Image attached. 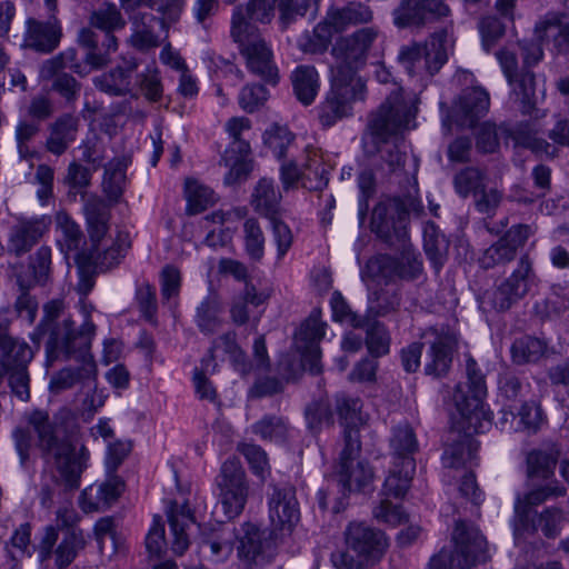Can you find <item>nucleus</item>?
<instances>
[{
    "label": "nucleus",
    "instance_id": "4d7b16f0",
    "mask_svg": "<svg viewBox=\"0 0 569 569\" xmlns=\"http://www.w3.org/2000/svg\"><path fill=\"white\" fill-rule=\"evenodd\" d=\"M76 61V51L68 50L63 53H60L51 59L46 60L40 67L39 77L44 81H53L58 78V76L63 74V70L66 68L72 69L73 71L80 73L79 64L74 63Z\"/></svg>",
    "mask_w": 569,
    "mask_h": 569
},
{
    "label": "nucleus",
    "instance_id": "6e6d98bb",
    "mask_svg": "<svg viewBox=\"0 0 569 569\" xmlns=\"http://www.w3.org/2000/svg\"><path fill=\"white\" fill-rule=\"evenodd\" d=\"M307 428L312 433H318L323 426L333 425V415L327 399H318L307 405L305 409Z\"/></svg>",
    "mask_w": 569,
    "mask_h": 569
},
{
    "label": "nucleus",
    "instance_id": "72a5a7b5",
    "mask_svg": "<svg viewBox=\"0 0 569 569\" xmlns=\"http://www.w3.org/2000/svg\"><path fill=\"white\" fill-rule=\"evenodd\" d=\"M167 515L173 536L171 549L174 555L181 556L190 545L187 529L194 522L193 516L188 506L178 507L177 502L171 503Z\"/></svg>",
    "mask_w": 569,
    "mask_h": 569
},
{
    "label": "nucleus",
    "instance_id": "603ef678",
    "mask_svg": "<svg viewBox=\"0 0 569 569\" xmlns=\"http://www.w3.org/2000/svg\"><path fill=\"white\" fill-rule=\"evenodd\" d=\"M86 541L80 529L67 530L64 537L56 549V565L62 569L68 567L78 552L84 548Z\"/></svg>",
    "mask_w": 569,
    "mask_h": 569
},
{
    "label": "nucleus",
    "instance_id": "a18cd8bd",
    "mask_svg": "<svg viewBox=\"0 0 569 569\" xmlns=\"http://www.w3.org/2000/svg\"><path fill=\"white\" fill-rule=\"evenodd\" d=\"M329 182L328 169L316 152L308 154L301 169V186L310 191H321Z\"/></svg>",
    "mask_w": 569,
    "mask_h": 569
},
{
    "label": "nucleus",
    "instance_id": "0eeeda50",
    "mask_svg": "<svg viewBox=\"0 0 569 569\" xmlns=\"http://www.w3.org/2000/svg\"><path fill=\"white\" fill-rule=\"evenodd\" d=\"M421 339L428 347L425 375L436 379L445 378L450 371L453 353L458 348L457 332L448 325H436L425 329Z\"/></svg>",
    "mask_w": 569,
    "mask_h": 569
},
{
    "label": "nucleus",
    "instance_id": "774afa93",
    "mask_svg": "<svg viewBox=\"0 0 569 569\" xmlns=\"http://www.w3.org/2000/svg\"><path fill=\"white\" fill-rule=\"evenodd\" d=\"M203 546L208 547L211 555L218 561L226 560L232 552V530L221 527L219 530H213L211 535L203 539Z\"/></svg>",
    "mask_w": 569,
    "mask_h": 569
},
{
    "label": "nucleus",
    "instance_id": "58836bf2",
    "mask_svg": "<svg viewBox=\"0 0 569 569\" xmlns=\"http://www.w3.org/2000/svg\"><path fill=\"white\" fill-rule=\"evenodd\" d=\"M510 352L515 365L538 363L547 357L548 345L537 337L522 336L513 341Z\"/></svg>",
    "mask_w": 569,
    "mask_h": 569
},
{
    "label": "nucleus",
    "instance_id": "20e7f679",
    "mask_svg": "<svg viewBox=\"0 0 569 569\" xmlns=\"http://www.w3.org/2000/svg\"><path fill=\"white\" fill-rule=\"evenodd\" d=\"M230 34L238 44L247 68L264 81L276 84L278 69L273 62L272 51L258 28L246 18L241 7L233 11Z\"/></svg>",
    "mask_w": 569,
    "mask_h": 569
},
{
    "label": "nucleus",
    "instance_id": "c9c22d12",
    "mask_svg": "<svg viewBox=\"0 0 569 569\" xmlns=\"http://www.w3.org/2000/svg\"><path fill=\"white\" fill-rule=\"evenodd\" d=\"M502 132L515 142V147H523L536 154H546L550 158L558 154V149L545 139L538 138L528 122L519 123L515 128H503Z\"/></svg>",
    "mask_w": 569,
    "mask_h": 569
},
{
    "label": "nucleus",
    "instance_id": "052dcab7",
    "mask_svg": "<svg viewBox=\"0 0 569 569\" xmlns=\"http://www.w3.org/2000/svg\"><path fill=\"white\" fill-rule=\"evenodd\" d=\"M186 196L188 200V211L191 214L204 211L208 206L214 202L213 191L192 179L186 180Z\"/></svg>",
    "mask_w": 569,
    "mask_h": 569
},
{
    "label": "nucleus",
    "instance_id": "bf43d9fd",
    "mask_svg": "<svg viewBox=\"0 0 569 569\" xmlns=\"http://www.w3.org/2000/svg\"><path fill=\"white\" fill-rule=\"evenodd\" d=\"M244 249L250 259L260 261L264 254V234L254 218H249L243 223Z\"/></svg>",
    "mask_w": 569,
    "mask_h": 569
},
{
    "label": "nucleus",
    "instance_id": "f8f14e48",
    "mask_svg": "<svg viewBox=\"0 0 569 569\" xmlns=\"http://www.w3.org/2000/svg\"><path fill=\"white\" fill-rule=\"evenodd\" d=\"M219 499L226 516L232 519L239 516L247 502L248 482L241 462L228 459L223 462L218 478Z\"/></svg>",
    "mask_w": 569,
    "mask_h": 569
},
{
    "label": "nucleus",
    "instance_id": "7ed1b4c3",
    "mask_svg": "<svg viewBox=\"0 0 569 569\" xmlns=\"http://www.w3.org/2000/svg\"><path fill=\"white\" fill-rule=\"evenodd\" d=\"M30 421L38 435V448L42 458L56 467L59 480L66 489L77 490L87 468V448L81 446L77 449L68 437L60 436L49 417L42 412H34Z\"/></svg>",
    "mask_w": 569,
    "mask_h": 569
},
{
    "label": "nucleus",
    "instance_id": "de8ad7c7",
    "mask_svg": "<svg viewBox=\"0 0 569 569\" xmlns=\"http://www.w3.org/2000/svg\"><path fill=\"white\" fill-rule=\"evenodd\" d=\"M423 248L433 267L441 268L448 253L449 241L435 223H428L425 227Z\"/></svg>",
    "mask_w": 569,
    "mask_h": 569
},
{
    "label": "nucleus",
    "instance_id": "dca6fc26",
    "mask_svg": "<svg viewBox=\"0 0 569 569\" xmlns=\"http://www.w3.org/2000/svg\"><path fill=\"white\" fill-rule=\"evenodd\" d=\"M325 328L326 323L321 321L320 310L315 309L295 336V346L300 353L301 366L312 375L321 371L319 343L325 336Z\"/></svg>",
    "mask_w": 569,
    "mask_h": 569
},
{
    "label": "nucleus",
    "instance_id": "b1692460",
    "mask_svg": "<svg viewBox=\"0 0 569 569\" xmlns=\"http://www.w3.org/2000/svg\"><path fill=\"white\" fill-rule=\"evenodd\" d=\"M49 13L47 21L34 18L27 20L23 47L42 53H50L58 47L62 34L61 27L54 12Z\"/></svg>",
    "mask_w": 569,
    "mask_h": 569
},
{
    "label": "nucleus",
    "instance_id": "c85d7f7f",
    "mask_svg": "<svg viewBox=\"0 0 569 569\" xmlns=\"http://www.w3.org/2000/svg\"><path fill=\"white\" fill-rule=\"evenodd\" d=\"M539 40H552L559 53H569V17L563 12H549L536 26Z\"/></svg>",
    "mask_w": 569,
    "mask_h": 569
},
{
    "label": "nucleus",
    "instance_id": "e2e57ef3",
    "mask_svg": "<svg viewBox=\"0 0 569 569\" xmlns=\"http://www.w3.org/2000/svg\"><path fill=\"white\" fill-rule=\"evenodd\" d=\"M124 180L126 172L121 162H110L106 167L102 188L110 201L117 202L120 199L123 192Z\"/></svg>",
    "mask_w": 569,
    "mask_h": 569
},
{
    "label": "nucleus",
    "instance_id": "1a4fd4ad",
    "mask_svg": "<svg viewBox=\"0 0 569 569\" xmlns=\"http://www.w3.org/2000/svg\"><path fill=\"white\" fill-rule=\"evenodd\" d=\"M447 31L441 30L431 34L425 44L412 43L402 47L398 56L399 62L403 64L410 73L425 70L433 76L447 62Z\"/></svg>",
    "mask_w": 569,
    "mask_h": 569
},
{
    "label": "nucleus",
    "instance_id": "13d9d810",
    "mask_svg": "<svg viewBox=\"0 0 569 569\" xmlns=\"http://www.w3.org/2000/svg\"><path fill=\"white\" fill-rule=\"evenodd\" d=\"M56 221L61 231V238L58 240L61 250L66 254L77 250L82 239L79 226L66 212L57 213Z\"/></svg>",
    "mask_w": 569,
    "mask_h": 569
},
{
    "label": "nucleus",
    "instance_id": "393cba45",
    "mask_svg": "<svg viewBox=\"0 0 569 569\" xmlns=\"http://www.w3.org/2000/svg\"><path fill=\"white\" fill-rule=\"evenodd\" d=\"M78 43L86 50L84 62L92 69H101L110 62V54L118 50V38L114 34L103 36L99 40V34L91 28L84 27L78 33Z\"/></svg>",
    "mask_w": 569,
    "mask_h": 569
},
{
    "label": "nucleus",
    "instance_id": "412c9836",
    "mask_svg": "<svg viewBox=\"0 0 569 569\" xmlns=\"http://www.w3.org/2000/svg\"><path fill=\"white\" fill-rule=\"evenodd\" d=\"M345 541L347 547L359 557L373 561L382 557L388 546L381 530L358 521L348 525L345 530Z\"/></svg>",
    "mask_w": 569,
    "mask_h": 569
},
{
    "label": "nucleus",
    "instance_id": "37998d69",
    "mask_svg": "<svg viewBox=\"0 0 569 569\" xmlns=\"http://www.w3.org/2000/svg\"><path fill=\"white\" fill-rule=\"evenodd\" d=\"M89 24L109 36L122 30L127 22L114 3L104 1L90 12Z\"/></svg>",
    "mask_w": 569,
    "mask_h": 569
},
{
    "label": "nucleus",
    "instance_id": "6ab92c4d",
    "mask_svg": "<svg viewBox=\"0 0 569 569\" xmlns=\"http://www.w3.org/2000/svg\"><path fill=\"white\" fill-rule=\"evenodd\" d=\"M362 401L341 393L336 397V411L340 423L345 427L342 459L353 455H360L361 441L358 427L365 422L361 413Z\"/></svg>",
    "mask_w": 569,
    "mask_h": 569
},
{
    "label": "nucleus",
    "instance_id": "a19ab883",
    "mask_svg": "<svg viewBox=\"0 0 569 569\" xmlns=\"http://www.w3.org/2000/svg\"><path fill=\"white\" fill-rule=\"evenodd\" d=\"M293 92L305 106L311 104L319 90V74L313 66H299L291 74Z\"/></svg>",
    "mask_w": 569,
    "mask_h": 569
},
{
    "label": "nucleus",
    "instance_id": "9d476101",
    "mask_svg": "<svg viewBox=\"0 0 569 569\" xmlns=\"http://www.w3.org/2000/svg\"><path fill=\"white\" fill-rule=\"evenodd\" d=\"M408 208L400 198L376 204L371 216V230L385 242L396 246L408 240Z\"/></svg>",
    "mask_w": 569,
    "mask_h": 569
},
{
    "label": "nucleus",
    "instance_id": "cd10ccee",
    "mask_svg": "<svg viewBox=\"0 0 569 569\" xmlns=\"http://www.w3.org/2000/svg\"><path fill=\"white\" fill-rule=\"evenodd\" d=\"M359 455L342 459V451L339 456L338 476L343 490L361 491L365 490L373 480V471L365 461H358L353 467V461Z\"/></svg>",
    "mask_w": 569,
    "mask_h": 569
},
{
    "label": "nucleus",
    "instance_id": "4468645a",
    "mask_svg": "<svg viewBox=\"0 0 569 569\" xmlns=\"http://www.w3.org/2000/svg\"><path fill=\"white\" fill-rule=\"evenodd\" d=\"M457 569H471L489 559L488 542L471 522L458 520L452 531Z\"/></svg>",
    "mask_w": 569,
    "mask_h": 569
},
{
    "label": "nucleus",
    "instance_id": "0e129e2a",
    "mask_svg": "<svg viewBox=\"0 0 569 569\" xmlns=\"http://www.w3.org/2000/svg\"><path fill=\"white\" fill-rule=\"evenodd\" d=\"M136 84L148 101L158 102L161 100L163 87L159 71L156 68H147L146 71L138 73Z\"/></svg>",
    "mask_w": 569,
    "mask_h": 569
},
{
    "label": "nucleus",
    "instance_id": "c03bdc74",
    "mask_svg": "<svg viewBox=\"0 0 569 569\" xmlns=\"http://www.w3.org/2000/svg\"><path fill=\"white\" fill-rule=\"evenodd\" d=\"M368 302L369 305L365 317H369V320H373L396 311L400 306V296L396 288H380L369 295Z\"/></svg>",
    "mask_w": 569,
    "mask_h": 569
},
{
    "label": "nucleus",
    "instance_id": "3c124183",
    "mask_svg": "<svg viewBox=\"0 0 569 569\" xmlns=\"http://www.w3.org/2000/svg\"><path fill=\"white\" fill-rule=\"evenodd\" d=\"M366 319V345L373 357H381L389 352L390 336L385 325L377 319Z\"/></svg>",
    "mask_w": 569,
    "mask_h": 569
},
{
    "label": "nucleus",
    "instance_id": "f704fd0d",
    "mask_svg": "<svg viewBox=\"0 0 569 569\" xmlns=\"http://www.w3.org/2000/svg\"><path fill=\"white\" fill-rule=\"evenodd\" d=\"M335 33L338 32L329 21L328 13H326L323 20L318 22L311 31L306 30L298 37L297 47L307 54L325 53Z\"/></svg>",
    "mask_w": 569,
    "mask_h": 569
},
{
    "label": "nucleus",
    "instance_id": "2f4dec72",
    "mask_svg": "<svg viewBox=\"0 0 569 569\" xmlns=\"http://www.w3.org/2000/svg\"><path fill=\"white\" fill-rule=\"evenodd\" d=\"M83 210L90 240L98 249L100 241L104 238L109 230V206L101 198L92 196L87 199Z\"/></svg>",
    "mask_w": 569,
    "mask_h": 569
},
{
    "label": "nucleus",
    "instance_id": "ea45409f",
    "mask_svg": "<svg viewBox=\"0 0 569 569\" xmlns=\"http://www.w3.org/2000/svg\"><path fill=\"white\" fill-rule=\"evenodd\" d=\"M416 471V462L407 461L406 465L392 462V467L385 480L381 490L382 497L403 498L408 492Z\"/></svg>",
    "mask_w": 569,
    "mask_h": 569
},
{
    "label": "nucleus",
    "instance_id": "2eb2a0df",
    "mask_svg": "<svg viewBox=\"0 0 569 569\" xmlns=\"http://www.w3.org/2000/svg\"><path fill=\"white\" fill-rule=\"evenodd\" d=\"M451 16L449 6L442 0H400L393 9V23L400 28H422Z\"/></svg>",
    "mask_w": 569,
    "mask_h": 569
},
{
    "label": "nucleus",
    "instance_id": "bb28decb",
    "mask_svg": "<svg viewBox=\"0 0 569 569\" xmlns=\"http://www.w3.org/2000/svg\"><path fill=\"white\" fill-rule=\"evenodd\" d=\"M50 219L42 217L34 220H20L12 227L9 251L17 256L28 252L48 230Z\"/></svg>",
    "mask_w": 569,
    "mask_h": 569
},
{
    "label": "nucleus",
    "instance_id": "09e8293b",
    "mask_svg": "<svg viewBox=\"0 0 569 569\" xmlns=\"http://www.w3.org/2000/svg\"><path fill=\"white\" fill-rule=\"evenodd\" d=\"M221 305L214 295L207 296L197 308L196 323L204 335H213L221 327Z\"/></svg>",
    "mask_w": 569,
    "mask_h": 569
},
{
    "label": "nucleus",
    "instance_id": "79ce46f5",
    "mask_svg": "<svg viewBox=\"0 0 569 569\" xmlns=\"http://www.w3.org/2000/svg\"><path fill=\"white\" fill-rule=\"evenodd\" d=\"M133 33L129 42L139 51H148L160 46L159 37L153 32V24H159V19L151 13H139L134 16Z\"/></svg>",
    "mask_w": 569,
    "mask_h": 569
},
{
    "label": "nucleus",
    "instance_id": "4be33fe9",
    "mask_svg": "<svg viewBox=\"0 0 569 569\" xmlns=\"http://www.w3.org/2000/svg\"><path fill=\"white\" fill-rule=\"evenodd\" d=\"M139 62L134 57L122 58L121 63L93 79L94 87L112 97L130 94L137 98L133 91V74L137 72Z\"/></svg>",
    "mask_w": 569,
    "mask_h": 569
},
{
    "label": "nucleus",
    "instance_id": "e433bc0d",
    "mask_svg": "<svg viewBox=\"0 0 569 569\" xmlns=\"http://www.w3.org/2000/svg\"><path fill=\"white\" fill-rule=\"evenodd\" d=\"M560 451L555 443L531 450L527 455V476L547 480L553 475Z\"/></svg>",
    "mask_w": 569,
    "mask_h": 569
},
{
    "label": "nucleus",
    "instance_id": "864d4df0",
    "mask_svg": "<svg viewBox=\"0 0 569 569\" xmlns=\"http://www.w3.org/2000/svg\"><path fill=\"white\" fill-rule=\"evenodd\" d=\"M252 432L262 440L284 442L289 436V426L281 417L264 416L252 426Z\"/></svg>",
    "mask_w": 569,
    "mask_h": 569
},
{
    "label": "nucleus",
    "instance_id": "680f3d73",
    "mask_svg": "<svg viewBox=\"0 0 569 569\" xmlns=\"http://www.w3.org/2000/svg\"><path fill=\"white\" fill-rule=\"evenodd\" d=\"M130 246L131 243L129 234L119 232L116 241L109 248L98 253L97 267L104 271L119 264L120 260L124 257Z\"/></svg>",
    "mask_w": 569,
    "mask_h": 569
},
{
    "label": "nucleus",
    "instance_id": "473e14b6",
    "mask_svg": "<svg viewBox=\"0 0 569 569\" xmlns=\"http://www.w3.org/2000/svg\"><path fill=\"white\" fill-rule=\"evenodd\" d=\"M327 13L329 21L339 33L350 26L369 23L373 19L370 7L358 1H349L341 8L330 7Z\"/></svg>",
    "mask_w": 569,
    "mask_h": 569
},
{
    "label": "nucleus",
    "instance_id": "5701e85b",
    "mask_svg": "<svg viewBox=\"0 0 569 569\" xmlns=\"http://www.w3.org/2000/svg\"><path fill=\"white\" fill-rule=\"evenodd\" d=\"M242 530L243 535L240 537V545L238 547L239 558L248 567L268 562L274 553L273 541L270 535L252 523L243 525Z\"/></svg>",
    "mask_w": 569,
    "mask_h": 569
},
{
    "label": "nucleus",
    "instance_id": "9b49d317",
    "mask_svg": "<svg viewBox=\"0 0 569 569\" xmlns=\"http://www.w3.org/2000/svg\"><path fill=\"white\" fill-rule=\"evenodd\" d=\"M467 390L457 385L453 392V403L465 419L479 420L486 416L483 402L487 396L486 376L476 360L468 356L466 359Z\"/></svg>",
    "mask_w": 569,
    "mask_h": 569
},
{
    "label": "nucleus",
    "instance_id": "a211bd4d",
    "mask_svg": "<svg viewBox=\"0 0 569 569\" xmlns=\"http://www.w3.org/2000/svg\"><path fill=\"white\" fill-rule=\"evenodd\" d=\"M489 106L490 98L485 89H466L443 119V126L449 128L451 123H456L461 128H472L488 112Z\"/></svg>",
    "mask_w": 569,
    "mask_h": 569
},
{
    "label": "nucleus",
    "instance_id": "6e6552de",
    "mask_svg": "<svg viewBox=\"0 0 569 569\" xmlns=\"http://www.w3.org/2000/svg\"><path fill=\"white\" fill-rule=\"evenodd\" d=\"M280 200L281 194L276 190L273 182L267 178L260 179L252 193L251 204L254 211L270 220L279 260L287 254L293 242L290 228L278 218Z\"/></svg>",
    "mask_w": 569,
    "mask_h": 569
},
{
    "label": "nucleus",
    "instance_id": "aec40b11",
    "mask_svg": "<svg viewBox=\"0 0 569 569\" xmlns=\"http://www.w3.org/2000/svg\"><path fill=\"white\" fill-rule=\"evenodd\" d=\"M566 489L558 485H546L538 487L522 497H518L515 503V536L518 539L522 535H535L537 532L536 520L532 518L531 508L539 506L551 497H562Z\"/></svg>",
    "mask_w": 569,
    "mask_h": 569
},
{
    "label": "nucleus",
    "instance_id": "69168bd1",
    "mask_svg": "<svg viewBox=\"0 0 569 569\" xmlns=\"http://www.w3.org/2000/svg\"><path fill=\"white\" fill-rule=\"evenodd\" d=\"M238 451L247 459L251 471L261 480H264L270 475V466L266 451L253 443H241L238 446Z\"/></svg>",
    "mask_w": 569,
    "mask_h": 569
},
{
    "label": "nucleus",
    "instance_id": "5fc2aeb1",
    "mask_svg": "<svg viewBox=\"0 0 569 569\" xmlns=\"http://www.w3.org/2000/svg\"><path fill=\"white\" fill-rule=\"evenodd\" d=\"M536 520L537 530L540 529L545 537L553 539L560 535L565 523L568 521V515L559 507H548L541 512L532 516Z\"/></svg>",
    "mask_w": 569,
    "mask_h": 569
},
{
    "label": "nucleus",
    "instance_id": "49530a36",
    "mask_svg": "<svg viewBox=\"0 0 569 569\" xmlns=\"http://www.w3.org/2000/svg\"><path fill=\"white\" fill-rule=\"evenodd\" d=\"M360 276L365 282L368 279H383L387 286L395 277L400 278L399 262L397 258L388 254L372 257L361 269Z\"/></svg>",
    "mask_w": 569,
    "mask_h": 569
},
{
    "label": "nucleus",
    "instance_id": "4c0bfd02",
    "mask_svg": "<svg viewBox=\"0 0 569 569\" xmlns=\"http://www.w3.org/2000/svg\"><path fill=\"white\" fill-rule=\"evenodd\" d=\"M0 350L3 353V363L9 370L27 369L33 358V351L24 341L13 339L6 327L0 325Z\"/></svg>",
    "mask_w": 569,
    "mask_h": 569
},
{
    "label": "nucleus",
    "instance_id": "f257e3e1",
    "mask_svg": "<svg viewBox=\"0 0 569 569\" xmlns=\"http://www.w3.org/2000/svg\"><path fill=\"white\" fill-rule=\"evenodd\" d=\"M96 326L86 320L79 329L73 328V321L64 312L61 300H52L43 307V318L37 326L31 339L34 343L48 336L46 342L47 363L51 365L58 359L74 360L79 367H66L56 372L50 380L51 392L60 393L77 385L96 380L97 363L90 351Z\"/></svg>",
    "mask_w": 569,
    "mask_h": 569
},
{
    "label": "nucleus",
    "instance_id": "7c9ffc66",
    "mask_svg": "<svg viewBox=\"0 0 569 569\" xmlns=\"http://www.w3.org/2000/svg\"><path fill=\"white\" fill-rule=\"evenodd\" d=\"M79 129V119L70 113L60 116L50 124V134L46 146L48 151L56 156H61L69 148L70 143L77 138Z\"/></svg>",
    "mask_w": 569,
    "mask_h": 569
},
{
    "label": "nucleus",
    "instance_id": "338daca9",
    "mask_svg": "<svg viewBox=\"0 0 569 569\" xmlns=\"http://www.w3.org/2000/svg\"><path fill=\"white\" fill-rule=\"evenodd\" d=\"M16 278L20 289V295L16 301V310L20 318L31 323L36 319L38 309L37 301L28 293L29 289L32 287V281L24 279V276L21 273H17Z\"/></svg>",
    "mask_w": 569,
    "mask_h": 569
},
{
    "label": "nucleus",
    "instance_id": "ddd939ff",
    "mask_svg": "<svg viewBox=\"0 0 569 569\" xmlns=\"http://www.w3.org/2000/svg\"><path fill=\"white\" fill-rule=\"evenodd\" d=\"M377 37L378 29L367 27L350 36L338 38L331 49V54L336 59V64L331 70L348 69L352 78H359L357 70L365 62Z\"/></svg>",
    "mask_w": 569,
    "mask_h": 569
},
{
    "label": "nucleus",
    "instance_id": "39448f33",
    "mask_svg": "<svg viewBox=\"0 0 569 569\" xmlns=\"http://www.w3.org/2000/svg\"><path fill=\"white\" fill-rule=\"evenodd\" d=\"M366 84L361 78H352L348 69L331 70V88L319 106L318 118L329 128L351 113V103L363 100Z\"/></svg>",
    "mask_w": 569,
    "mask_h": 569
},
{
    "label": "nucleus",
    "instance_id": "8fccbe9b",
    "mask_svg": "<svg viewBox=\"0 0 569 569\" xmlns=\"http://www.w3.org/2000/svg\"><path fill=\"white\" fill-rule=\"evenodd\" d=\"M487 174L477 167H465L453 176V188L461 198L477 197L485 186Z\"/></svg>",
    "mask_w": 569,
    "mask_h": 569
},
{
    "label": "nucleus",
    "instance_id": "c756f323",
    "mask_svg": "<svg viewBox=\"0 0 569 569\" xmlns=\"http://www.w3.org/2000/svg\"><path fill=\"white\" fill-rule=\"evenodd\" d=\"M389 447L393 462H416L415 455L419 450V443L413 428L407 422L396 426L391 431Z\"/></svg>",
    "mask_w": 569,
    "mask_h": 569
},
{
    "label": "nucleus",
    "instance_id": "a878e982",
    "mask_svg": "<svg viewBox=\"0 0 569 569\" xmlns=\"http://www.w3.org/2000/svg\"><path fill=\"white\" fill-rule=\"evenodd\" d=\"M269 515L276 529L292 530L300 520V510L292 488H274L269 500Z\"/></svg>",
    "mask_w": 569,
    "mask_h": 569
},
{
    "label": "nucleus",
    "instance_id": "f3484780",
    "mask_svg": "<svg viewBox=\"0 0 569 569\" xmlns=\"http://www.w3.org/2000/svg\"><path fill=\"white\" fill-rule=\"evenodd\" d=\"M496 57L499 60L508 83L512 88V96L521 106L522 113L530 114L536 103V82L533 72L526 70L525 68L521 72H518L516 53L509 49H501L497 51Z\"/></svg>",
    "mask_w": 569,
    "mask_h": 569
},
{
    "label": "nucleus",
    "instance_id": "f03ea898",
    "mask_svg": "<svg viewBox=\"0 0 569 569\" xmlns=\"http://www.w3.org/2000/svg\"><path fill=\"white\" fill-rule=\"evenodd\" d=\"M417 109L407 101L402 89H395L381 106L370 113L362 136L365 156L382 178L400 176L407 159L398 134L410 128Z\"/></svg>",
    "mask_w": 569,
    "mask_h": 569
},
{
    "label": "nucleus",
    "instance_id": "423d86ee",
    "mask_svg": "<svg viewBox=\"0 0 569 569\" xmlns=\"http://www.w3.org/2000/svg\"><path fill=\"white\" fill-rule=\"evenodd\" d=\"M535 281L536 272L532 260L528 254H523L512 273L503 279L492 292L486 293L480 299V307L487 310L486 305H489L496 311H507L528 295Z\"/></svg>",
    "mask_w": 569,
    "mask_h": 569
}]
</instances>
